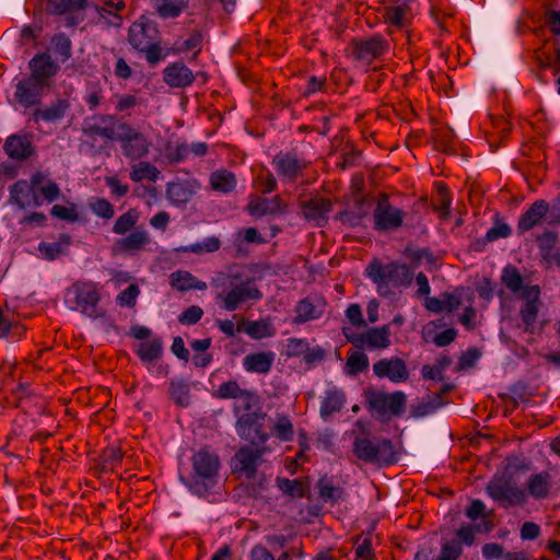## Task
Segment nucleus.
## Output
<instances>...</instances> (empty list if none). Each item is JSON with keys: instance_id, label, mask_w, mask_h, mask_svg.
<instances>
[{"instance_id": "nucleus-1", "label": "nucleus", "mask_w": 560, "mask_h": 560, "mask_svg": "<svg viewBox=\"0 0 560 560\" xmlns=\"http://www.w3.org/2000/svg\"><path fill=\"white\" fill-rule=\"evenodd\" d=\"M215 292V301L220 307L234 312L247 303H256L262 299V292L256 285L245 267L231 266L224 271L217 272L211 281Z\"/></svg>"}, {"instance_id": "nucleus-2", "label": "nucleus", "mask_w": 560, "mask_h": 560, "mask_svg": "<svg viewBox=\"0 0 560 560\" xmlns=\"http://www.w3.org/2000/svg\"><path fill=\"white\" fill-rule=\"evenodd\" d=\"M189 463L190 468L179 472V480L192 494L207 498L219 482L221 469L219 455L205 446L192 452Z\"/></svg>"}, {"instance_id": "nucleus-3", "label": "nucleus", "mask_w": 560, "mask_h": 560, "mask_svg": "<svg viewBox=\"0 0 560 560\" xmlns=\"http://www.w3.org/2000/svg\"><path fill=\"white\" fill-rule=\"evenodd\" d=\"M159 35L156 23L145 15L136 20L128 30V43L135 50L144 54L147 62L152 67L167 56L161 46Z\"/></svg>"}, {"instance_id": "nucleus-4", "label": "nucleus", "mask_w": 560, "mask_h": 560, "mask_svg": "<svg viewBox=\"0 0 560 560\" xmlns=\"http://www.w3.org/2000/svg\"><path fill=\"white\" fill-rule=\"evenodd\" d=\"M365 275L376 284L377 293L384 298L393 295L395 289L412 282L409 267L394 261L382 264L378 259H373L365 268Z\"/></svg>"}, {"instance_id": "nucleus-5", "label": "nucleus", "mask_w": 560, "mask_h": 560, "mask_svg": "<svg viewBox=\"0 0 560 560\" xmlns=\"http://www.w3.org/2000/svg\"><path fill=\"white\" fill-rule=\"evenodd\" d=\"M101 293L98 285L92 281H77L66 290L65 303L72 311H80L82 314L97 318Z\"/></svg>"}, {"instance_id": "nucleus-6", "label": "nucleus", "mask_w": 560, "mask_h": 560, "mask_svg": "<svg viewBox=\"0 0 560 560\" xmlns=\"http://www.w3.org/2000/svg\"><path fill=\"white\" fill-rule=\"evenodd\" d=\"M353 453L359 459L370 464L389 466L398 462V452L388 439L372 441L369 438H357Z\"/></svg>"}, {"instance_id": "nucleus-7", "label": "nucleus", "mask_w": 560, "mask_h": 560, "mask_svg": "<svg viewBox=\"0 0 560 560\" xmlns=\"http://www.w3.org/2000/svg\"><path fill=\"white\" fill-rule=\"evenodd\" d=\"M488 495L504 509L522 506L527 502V493L510 478H493L486 487Z\"/></svg>"}, {"instance_id": "nucleus-8", "label": "nucleus", "mask_w": 560, "mask_h": 560, "mask_svg": "<svg viewBox=\"0 0 560 560\" xmlns=\"http://www.w3.org/2000/svg\"><path fill=\"white\" fill-rule=\"evenodd\" d=\"M266 415L259 410L244 412L236 422V431L241 439L253 446H264L269 439L265 431Z\"/></svg>"}, {"instance_id": "nucleus-9", "label": "nucleus", "mask_w": 560, "mask_h": 560, "mask_svg": "<svg viewBox=\"0 0 560 560\" xmlns=\"http://www.w3.org/2000/svg\"><path fill=\"white\" fill-rule=\"evenodd\" d=\"M348 342L352 343L357 349H386L390 346V324L381 327L369 328L363 332H353L349 328L342 329Z\"/></svg>"}, {"instance_id": "nucleus-10", "label": "nucleus", "mask_w": 560, "mask_h": 560, "mask_svg": "<svg viewBox=\"0 0 560 560\" xmlns=\"http://www.w3.org/2000/svg\"><path fill=\"white\" fill-rule=\"evenodd\" d=\"M405 217L401 209L389 202L387 195H382L373 211L374 229L381 232L396 231L402 225Z\"/></svg>"}, {"instance_id": "nucleus-11", "label": "nucleus", "mask_w": 560, "mask_h": 560, "mask_svg": "<svg viewBox=\"0 0 560 560\" xmlns=\"http://www.w3.org/2000/svg\"><path fill=\"white\" fill-rule=\"evenodd\" d=\"M368 404L369 409L380 417L400 416L405 411L406 395L400 390L393 394L372 392L368 395Z\"/></svg>"}, {"instance_id": "nucleus-12", "label": "nucleus", "mask_w": 560, "mask_h": 560, "mask_svg": "<svg viewBox=\"0 0 560 560\" xmlns=\"http://www.w3.org/2000/svg\"><path fill=\"white\" fill-rule=\"evenodd\" d=\"M352 56L366 65L381 58L388 51V42L382 35H374L370 38L355 39L351 44Z\"/></svg>"}, {"instance_id": "nucleus-13", "label": "nucleus", "mask_w": 560, "mask_h": 560, "mask_svg": "<svg viewBox=\"0 0 560 560\" xmlns=\"http://www.w3.org/2000/svg\"><path fill=\"white\" fill-rule=\"evenodd\" d=\"M264 446H243L232 458L233 472L240 474L247 479L256 476L259 459L265 453Z\"/></svg>"}, {"instance_id": "nucleus-14", "label": "nucleus", "mask_w": 560, "mask_h": 560, "mask_svg": "<svg viewBox=\"0 0 560 560\" xmlns=\"http://www.w3.org/2000/svg\"><path fill=\"white\" fill-rule=\"evenodd\" d=\"M30 77L44 85L46 89L50 88L51 80L60 70V66L56 62L51 55L48 52H37L28 61Z\"/></svg>"}, {"instance_id": "nucleus-15", "label": "nucleus", "mask_w": 560, "mask_h": 560, "mask_svg": "<svg viewBox=\"0 0 560 560\" xmlns=\"http://www.w3.org/2000/svg\"><path fill=\"white\" fill-rule=\"evenodd\" d=\"M37 175L32 177L31 184L25 179L15 182L10 187L9 202L16 205L20 209L39 207L42 205V200L34 189V186L37 185Z\"/></svg>"}, {"instance_id": "nucleus-16", "label": "nucleus", "mask_w": 560, "mask_h": 560, "mask_svg": "<svg viewBox=\"0 0 560 560\" xmlns=\"http://www.w3.org/2000/svg\"><path fill=\"white\" fill-rule=\"evenodd\" d=\"M373 372L380 378H388L393 383H404L409 378L406 362L398 358H384L373 364Z\"/></svg>"}, {"instance_id": "nucleus-17", "label": "nucleus", "mask_w": 560, "mask_h": 560, "mask_svg": "<svg viewBox=\"0 0 560 560\" xmlns=\"http://www.w3.org/2000/svg\"><path fill=\"white\" fill-rule=\"evenodd\" d=\"M151 243L150 234L143 228H138L114 242L112 250L115 255H136L144 250Z\"/></svg>"}, {"instance_id": "nucleus-18", "label": "nucleus", "mask_w": 560, "mask_h": 560, "mask_svg": "<svg viewBox=\"0 0 560 560\" xmlns=\"http://www.w3.org/2000/svg\"><path fill=\"white\" fill-rule=\"evenodd\" d=\"M539 295L540 289L538 285H527L522 293V299L525 301L520 311V316L524 325V331L533 332L534 324L537 319L539 312Z\"/></svg>"}, {"instance_id": "nucleus-19", "label": "nucleus", "mask_w": 560, "mask_h": 560, "mask_svg": "<svg viewBox=\"0 0 560 560\" xmlns=\"http://www.w3.org/2000/svg\"><path fill=\"white\" fill-rule=\"evenodd\" d=\"M272 165L280 177L289 182H294L299 174L306 168L307 163L299 159L295 153L279 152L273 156Z\"/></svg>"}, {"instance_id": "nucleus-20", "label": "nucleus", "mask_w": 560, "mask_h": 560, "mask_svg": "<svg viewBox=\"0 0 560 560\" xmlns=\"http://www.w3.org/2000/svg\"><path fill=\"white\" fill-rule=\"evenodd\" d=\"M246 210L254 218L275 217L287 212V203L278 195L272 198L253 197Z\"/></svg>"}, {"instance_id": "nucleus-21", "label": "nucleus", "mask_w": 560, "mask_h": 560, "mask_svg": "<svg viewBox=\"0 0 560 560\" xmlns=\"http://www.w3.org/2000/svg\"><path fill=\"white\" fill-rule=\"evenodd\" d=\"M303 217L317 226H324L328 221V213L331 211L332 203L329 199L315 197L301 202Z\"/></svg>"}, {"instance_id": "nucleus-22", "label": "nucleus", "mask_w": 560, "mask_h": 560, "mask_svg": "<svg viewBox=\"0 0 560 560\" xmlns=\"http://www.w3.org/2000/svg\"><path fill=\"white\" fill-rule=\"evenodd\" d=\"M162 74L163 82L173 89L190 86L196 79L194 72L182 61L168 65Z\"/></svg>"}, {"instance_id": "nucleus-23", "label": "nucleus", "mask_w": 560, "mask_h": 560, "mask_svg": "<svg viewBox=\"0 0 560 560\" xmlns=\"http://www.w3.org/2000/svg\"><path fill=\"white\" fill-rule=\"evenodd\" d=\"M46 88L31 77L18 82L14 98L25 108L32 107L40 102Z\"/></svg>"}, {"instance_id": "nucleus-24", "label": "nucleus", "mask_w": 560, "mask_h": 560, "mask_svg": "<svg viewBox=\"0 0 560 560\" xmlns=\"http://www.w3.org/2000/svg\"><path fill=\"white\" fill-rule=\"evenodd\" d=\"M549 213V203L538 199L518 218L517 233L523 234L537 226Z\"/></svg>"}, {"instance_id": "nucleus-25", "label": "nucleus", "mask_w": 560, "mask_h": 560, "mask_svg": "<svg viewBox=\"0 0 560 560\" xmlns=\"http://www.w3.org/2000/svg\"><path fill=\"white\" fill-rule=\"evenodd\" d=\"M3 150L9 158L16 161L27 160L35 152L31 135H12L8 137Z\"/></svg>"}, {"instance_id": "nucleus-26", "label": "nucleus", "mask_w": 560, "mask_h": 560, "mask_svg": "<svg viewBox=\"0 0 560 560\" xmlns=\"http://www.w3.org/2000/svg\"><path fill=\"white\" fill-rule=\"evenodd\" d=\"M325 311V302L322 300L313 301L312 298L301 300L295 306V316L293 324H304L310 320L318 319Z\"/></svg>"}, {"instance_id": "nucleus-27", "label": "nucleus", "mask_w": 560, "mask_h": 560, "mask_svg": "<svg viewBox=\"0 0 560 560\" xmlns=\"http://www.w3.org/2000/svg\"><path fill=\"white\" fill-rule=\"evenodd\" d=\"M552 488V478L548 471L532 474L526 481V493L536 500L549 497Z\"/></svg>"}, {"instance_id": "nucleus-28", "label": "nucleus", "mask_w": 560, "mask_h": 560, "mask_svg": "<svg viewBox=\"0 0 560 560\" xmlns=\"http://www.w3.org/2000/svg\"><path fill=\"white\" fill-rule=\"evenodd\" d=\"M69 107L70 104L67 100L58 98L45 108H36L32 113L31 119L35 124L39 122L40 120L47 122L58 121L66 116V113L68 112Z\"/></svg>"}, {"instance_id": "nucleus-29", "label": "nucleus", "mask_w": 560, "mask_h": 560, "mask_svg": "<svg viewBox=\"0 0 560 560\" xmlns=\"http://www.w3.org/2000/svg\"><path fill=\"white\" fill-rule=\"evenodd\" d=\"M215 396L220 399H242L244 407L249 409L250 405L256 400L253 392L240 387L236 381H228L222 383Z\"/></svg>"}, {"instance_id": "nucleus-30", "label": "nucleus", "mask_w": 560, "mask_h": 560, "mask_svg": "<svg viewBox=\"0 0 560 560\" xmlns=\"http://www.w3.org/2000/svg\"><path fill=\"white\" fill-rule=\"evenodd\" d=\"M275 358L272 351L250 353L243 359V366L249 373L267 374L272 368Z\"/></svg>"}, {"instance_id": "nucleus-31", "label": "nucleus", "mask_w": 560, "mask_h": 560, "mask_svg": "<svg viewBox=\"0 0 560 560\" xmlns=\"http://www.w3.org/2000/svg\"><path fill=\"white\" fill-rule=\"evenodd\" d=\"M170 284L177 291L185 292L189 290L203 291L208 288L207 283L187 270H177L170 275Z\"/></svg>"}, {"instance_id": "nucleus-32", "label": "nucleus", "mask_w": 560, "mask_h": 560, "mask_svg": "<svg viewBox=\"0 0 560 560\" xmlns=\"http://www.w3.org/2000/svg\"><path fill=\"white\" fill-rule=\"evenodd\" d=\"M346 404V394L343 390L332 387L325 392L320 402V417L327 419L331 415L339 412Z\"/></svg>"}, {"instance_id": "nucleus-33", "label": "nucleus", "mask_w": 560, "mask_h": 560, "mask_svg": "<svg viewBox=\"0 0 560 560\" xmlns=\"http://www.w3.org/2000/svg\"><path fill=\"white\" fill-rule=\"evenodd\" d=\"M277 487L292 499H302L310 497V485L301 479H289L278 477L276 479Z\"/></svg>"}, {"instance_id": "nucleus-34", "label": "nucleus", "mask_w": 560, "mask_h": 560, "mask_svg": "<svg viewBox=\"0 0 560 560\" xmlns=\"http://www.w3.org/2000/svg\"><path fill=\"white\" fill-rule=\"evenodd\" d=\"M209 183L214 191L230 194L235 189L237 180L234 173L220 168L210 174Z\"/></svg>"}, {"instance_id": "nucleus-35", "label": "nucleus", "mask_w": 560, "mask_h": 560, "mask_svg": "<svg viewBox=\"0 0 560 560\" xmlns=\"http://www.w3.org/2000/svg\"><path fill=\"white\" fill-rule=\"evenodd\" d=\"M434 148L447 154L455 153V135L448 126H438L433 130Z\"/></svg>"}, {"instance_id": "nucleus-36", "label": "nucleus", "mask_w": 560, "mask_h": 560, "mask_svg": "<svg viewBox=\"0 0 560 560\" xmlns=\"http://www.w3.org/2000/svg\"><path fill=\"white\" fill-rule=\"evenodd\" d=\"M150 141L144 135L120 145L124 156L129 160H140L149 154Z\"/></svg>"}, {"instance_id": "nucleus-37", "label": "nucleus", "mask_w": 560, "mask_h": 560, "mask_svg": "<svg viewBox=\"0 0 560 560\" xmlns=\"http://www.w3.org/2000/svg\"><path fill=\"white\" fill-rule=\"evenodd\" d=\"M318 491V498L324 503L335 504L339 500L343 499L345 491L340 487L334 486L332 481L328 477H322L316 483Z\"/></svg>"}, {"instance_id": "nucleus-38", "label": "nucleus", "mask_w": 560, "mask_h": 560, "mask_svg": "<svg viewBox=\"0 0 560 560\" xmlns=\"http://www.w3.org/2000/svg\"><path fill=\"white\" fill-rule=\"evenodd\" d=\"M101 124H90L83 128V132L88 137H102L107 140H114L115 138V129L113 128L114 116L112 115H102L100 116Z\"/></svg>"}, {"instance_id": "nucleus-39", "label": "nucleus", "mask_w": 560, "mask_h": 560, "mask_svg": "<svg viewBox=\"0 0 560 560\" xmlns=\"http://www.w3.org/2000/svg\"><path fill=\"white\" fill-rule=\"evenodd\" d=\"M271 433L280 441H292L294 436V430L290 417L283 412H277L275 419L272 420Z\"/></svg>"}, {"instance_id": "nucleus-40", "label": "nucleus", "mask_w": 560, "mask_h": 560, "mask_svg": "<svg viewBox=\"0 0 560 560\" xmlns=\"http://www.w3.org/2000/svg\"><path fill=\"white\" fill-rule=\"evenodd\" d=\"M188 7V0H155V11L162 19L177 18Z\"/></svg>"}, {"instance_id": "nucleus-41", "label": "nucleus", "mask_w": 560, "mask_h": 560, "mask_svg": "<svg viewBox=\"0 0 560 560\" xmlns=\"http://www.w3.org/2000/svg\"><path fill=\"white\" fill-rule=\"evenodd\" d=\"M408 7L406 4L387 5L383 9L382 16L389 26L402 28L407 24Z\"/></svg>"}, {"instance_id": "nucleus-42", "label": "nucleus", "mask_w": 560, "mask_h": 560, "mask_svg": "<svg viewBox=\"0 0 560 560\" xmlns=\"http://www.w3.org/2000/svg\"><path fill=\"white\" fill-rule=\"evenodd\" d=\"M501 281L514 294H520L522 298L523 290L526 288L523 285V277L514 266H506L502 270Z\"/></svg>"}, {"instance_id": "nucleus-43", "label": "nucleus", "mask_w": 560, "mask_h": 560, "mask_svg": "<svg viewBox=\"0 0 560 560\" xmlns=\"http://www.w3.org/2000/svg\"><path fill=\"white\" fill-rule=\"evenodd\" d=\"M86 0H48L47 12L50 14L73 13L84 9Z\"/></svg>"}, {"instance_id": "nucleus-44", "label": "nucleus", "mask_w": 560, "mask_h": 560, "mask_svg": "<svg viewBox=\"0 0 560 560\" xmlns=\"http://www.w3.org/2000/svg\"><path fill=\"white\" fill-rule=\"evenodd\" d=\"M161 172L154 165L149 162L141 161L135 165L129 173V177L132 182L139 183L143 179L156 182L160 177Z\"/></svg>"}, {"instance_id": "nucleus-45", "label": "nucleus", "mask_w": 560, "mask_h": 560, "mask_svg": "<svg viewBox=\"0 0 560 560\" xmlns=\"http://www.w3.org/2000/svg\"><path fill=\"white\" fill-rule=\"evenodd\" d=\"M139 212L136 209H129L124 214L119 215L113 225V233L117 235H126L128 232L136 230L139 221Z\"/></svg>"}, {"instance_id": "nucleus-46", "label": "nucleus", "mask_w": 560, "mask_h": 560, "mask_svg": "<svg viewBox=\"0 0 560 560\" xmlns=\"http://www.w3.org/2000/svg\"><path fill=\"white\" fill-rule=\"evenodd\" d=\"M221 247V241L217 236H209L199 243L176 248L179 253H194L197 255L214 253Z\"/></svg>"}, {"instance_id": "nucleus-47", "label": "nucleus", "mask_w": 560, "mask_h": 560, "mask_svg": "<svg viewBox=\"0 0 560 560\" xmlns=\"http://www.w3.org/2000/svg\"><path fill=\"white\" fill-rule=\"evenodd\" d=\"M243 331L256 340L272 337L276 332L271 323L266 319L247 322Z\"/></svg>"}, {"instance_id": "nucleus-48", "label": "nucleus", "mask_w": 560, "mask_h": 560, "mask_svg": "<svg viewBox=\"0 0 560 560\" xmlns=\"http://www.w3.org/2000/svg\"><path fill=\"white\" fill-rule=\"evenodd\" d=\"M171 399L180 407H187L190 404V386L183 380L171 381Z\"/></svg>"}, {"instance_id": "nucleus-49", "label": "nucleus", "mask_w": 560, "mask_h": 560, "mask_svg": "<svg viewBox=\"0 0 560 560\" xmlns=\"http://www.w3.org/2000/svg\"><path fill=\"white\" fill-rule=\"evenodd\" d=\"M51 50L61 62H66L72 56V43L70 38L63 34H56L50 40Z\"/></svg>"}, {"instance_id": "nucleus-50", "label": "nucleus", "mask_w": 560, "mask_h": 560, "mask_svg": "<svg viewBox=\"0 0 560 560\" xmlns=\"http://www.w3.org/2000/svg\"><path fill=\"white\" fill-rule=\"evenodd\" d=\"M163 346L160 339H153L141 342L138 347L137 354L144 362H153L162 355Z\"/></svg>"}, {"instance_id": "nucleus-51", "label": "nucleus", "mask_w": 560, "mask_h": 560, "mask_svg": "<svg viewBox=\"0 0 560 560\" xmlns=\"http://www.w3.org/2000/svg\"><path fill=\"white\" fill-rule=\"evenodd\" d=\"M70 244V237L66 234L60 235L58 242L39 244V252L48 259H56L63 254Z\"/></svg>"}, {"instance_id": "nucleus-52", "label": "nucleus", "mask_w": 560, "mask_h": 560, "mask_svg": "<svg viewBox=\"0 0 560 560\" xmlns=\"http://www.w3.org/2000/svg\"><path fill=\"white\" fill-rule=\"evenodd\" d=\"M349 373L355 375L365 371L369 366V358L359 350H350L347 358Z\"/></svg>"}, {"instance_id": "nucleus-53", "label": "nucleus", "mask_w": 560, "mask_h": 560, "mask_svg": "<svg viewBox=\"0 0 560 560\" xmlns=\"http://www.w3.org/2000/svg\"><path fill=\"white\" fill-rule=\"evenodd\" d=\"M443 405L441 394H435L429 401H421L411 406V416L419 418L433 413Z\"/></svg>"}, {"instance_id": "nucleus-54", "label": "nucleus", "mask_w": 560, "mask_h": 560, "mask_svg": "<svg viewBox=\"0 0 560 560\" xmlns=\"http://www.w3.org/2000/svg\"><path fill=\"white\" fill-rule=\"evenodd\" d=\"M89 207L95 215L106 220L112 219L115 214L114 206L105 198L90 199Z\"/></svg>"}, {"instance_id": "nucleus-55", "label": "nucleus", "mask_w": 560, "mask_h": 560, "mask_svg": "<svg viewBox=\"0 0 560 560\" xmlns=\"http://www.w3.org/2000/svg\"><path fill=\"white\" fill-rule=\"evenodd\" d=\"M511 228L509 224L500 222L489 229L486 235L481 238L482 246H486L488 243L494 242L499 238H505L511 235Z\"/></svg>"}, {"instance_id": "nucleus-56", "label": "nucleus", "mask_w": 560, "mask_h": 560, "mask_svg": "<svg viewBox=\"0 0 560 560\" xmlns=\"http://www.w3.org/2000/svg\"><path fill=\"white\" fill-rule=\"evenodd\" d=\"M141 135L143 133L133 128L129 122L124 121L117 125V132L115 131L114 140L118 141L121 145L127 141L133 140L135 137H140Z\"/></svg>"}, {"instance_id": "nucleus-57", "label": "nucleus", "mask_w": 560, "mask_h": 560, "mask_svg": "<svg viewBox=\"0 0 560 560\" xmlns=\"http://www.w3.org/2000/svg\"><path fill=\"white\" fill-rule=\"evenodd\" d=\"M462 553L463 548L458 541H446L442 545L440 555L435 560H458Z\"/></svg>"}, {"instance_id": "nucleus-58", "label": "nucleus", "mask_w": 560, "mask_h": 560, "mask_svg": "<svg viewBox=\"0 0 560 560\" xmlns=\"http://www.w3.org/2000/svg\"><path fill=\"white\" fill-rule=\"evenodd\" d=\"M139 293L140 289L137 284H129L124 291H121L117 295L116 303L120 306L132 307L136 305V301Z\"/></svg>"}, {"instance_id": "nucleus-59", "label": "nucleus", "mask_w": 560, "mask_h": 560, "mask_svg": "<svg viewBox=\"0 0 560 560\" xmlns=\"http://www.w3.org/2000/svg\"><path fill=\"white\" fill-rule=\"evenodd\" d=\"M167 159L171 163H179L188 158L189 145L185 142H178L167 147Z\"/></svg>"}, {"instance_id": "nucleus-60", "label": "nucleus", "mask_w": 560, "mask_h": 560, "mask_svg": "<svg viewBox=\"0 0 560 560\" xmlns=\"http://www.w3.org/2000/svg\"><path fill=\"white\" fill-rule=\"evenodd\" d=\"M203 315V311L198 305H191L186 308L178 317V320L183 325H195Z\"/></svg>"}, {"instance_id": "nucleus-61", "label": "nucleus", "mask_w": 560, "mask_h": 560, "mask_svg": "<svg viewBox=\"0 0 560 560\" xmlns=\"http://www.w3.org/2000/svg\"><path fill=\"white\" fill-rule=\"evenodd\" d=\"M51 215L69 221L74 222L78 220V213L75 207L72 205L71 207H66L61 205H55L50 210Z\"/></svg>"}, {"instance_id": "nucleus-62", "label": "nucleus", "mask_w": 560, "mask_h": 560, "mask_svg": "<svg viewBox=\"0 0 560 560\" xmlns=\"http://www.w3.org/2000/svg\"><path fill=\"white\" fill-rule=\"evenodd\" d=\"M114 74L118 79L129 80L133 75V70L124 57L117 56L114 65Z\"/></svg>"}, {"instance_id": "nucleus-63", "label": "nucleus", "mask_w": 560, "mask_h": 560, "mask_svg": "<svg viewBox=\"0 0 560 560\" xmlns=\"http://www.w3.org/2000/svg\"><path fill=\"white\" fill-rule=\"evenodd\" d=\"M308 343L305 339L290 338L287 342V355L288 357H300L304 355Z\"/></svg>"}, {"instance_id": "nucleus-64", "label": "nucleus", "mask_w": 560, "mask_h": 560, "mask_svg": "<svg viewBox=\"0 0 560 560\" xmlns=\"http://www.w3.org/2000/svg\"><path fill=\"white\" fill-rule=\"evenodd\" d=\"M374 552L371 539L364 538L355 548V560H372Z\"/></svg>"}]
</instances>
